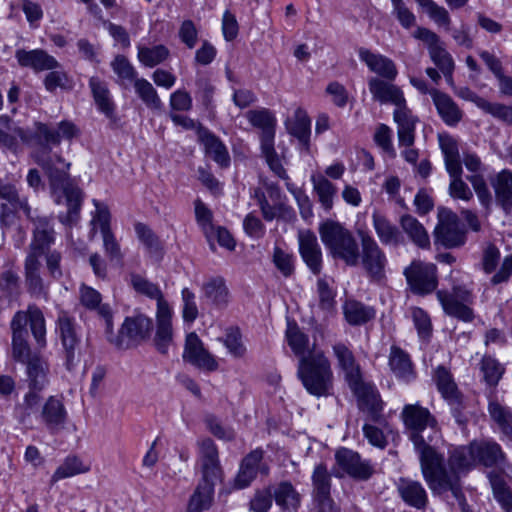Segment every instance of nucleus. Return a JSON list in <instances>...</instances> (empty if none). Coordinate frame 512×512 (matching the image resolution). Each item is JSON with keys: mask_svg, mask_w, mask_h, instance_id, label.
Wrapping results in <instances>:
<instances>
[{"mask_svg": "<svg viewBox=\"0 0 512 512\" xmlns=\"http://www.w3.org/2000/svg\"><path fill=\"white\" fill-rule=\"evenodd\" d=\"M480 109L494 118L512 125V106L486 100L480 101Z\"/></svg>", "mask_w": 512, "mask_h": 512, "instance_id": "338daca9", "label": "nucleus"}, {"mask_svg": "<svg viewBox=\"0 0 512 512\" xmlns=\"http://www.w3.org/2000/svg\"><path fill=\"white\" fill-rule=\"evenodd\" d=\"M336 464L349 476L366 480L373 472L368 461L362 460L357 452L348 448H340L335 453Z\"/></svg>", "mask_w": 512, "mask_h": 512, "instance_id": "412c9836", "label": "nucleus"}, {"mask_svg": "<svg viewBox=\"0 0 512 512\" xmlns=\"http://www.w3.org/2000/svg\"><path fill=\"white\" fill-rule=\"evenodd\" d=\"M434 64L440 69L445 78H451L454 71V60L451 54L443 47L442 43L429 51Z\"/></svg>", "mask_w": 512, "mask_h": 512, "instance_id": "bf43d9fd", "label": "nucleus"}, {"mask_svg": "<svg viewBox=\"0 0 512 512\" xmlns=\"http://www.w3.org/2000/svg\"><path fill=\"white\" fill-rule=\"evenodd\" d=\"M169 55V49L162 44L152 47L138 46V60L145 67L153 68L163 63Z\"/></svg>", "mask_w": 512, "mask_h": 512, "instance_id": "603ef678", "label": "nucleus"}, {"mask_svg": "<svg viewBox=\"0 0 512 512\" xmlns=\"http://www.w3.org/2000/svg\"><path fill=\"white\" fill-rule=\"evenodd\" d=\"M206 299L218 308L226 307L229 302V290L222 277H214L203 285Z\"/></svg>", "mask_w": 512, "mask_h": 512, "instance_id": "a18cd8bd", "label": "nucleus"}, {"mask_svg": "<svg viewBox=\"0 0 512 512\" xmlns=\"http://www.w3.org/2000/svg\"><path fill=\"white\" fill-rule=\"evenodd\" d=\"M435 382L439 392L446 399H452L456 396V384L454 383L450 372L443 366H438L435 375Z\"/></svg>", "mask_w": 512, "mask_h": 512, "instance_id": "0e129e2a", "label": "nucleus"}, {"mask_svg": "<svg viewBox=\"0 0 512 512\" xmlns=\"http://www.w3.org/2000/svg\"><path fill=\"white\" fill-rule=\"evenodd\" d=\"M276 504L285 511H297L301 503V496L294 486L288 482H280L273 490Z\"/></svg>", "mask_w": 512, "mask_h": 512, "instance_id": "79ce46f5", "label": "nucleus"}, {"mask_svg": "<svg viewBox=\"0 0 512 512\" xmlns=\"http://www.w3.org/2000/svg\"><path fill=\"white\" fill-rule=\"evenodd\" d=\"M438 144L443 154L446 171L462 168L458 139L448 133H439Z\"/></svg>", "mask_w": 512, "mask_h": 512, "instance_id": "58836bf2", "label": "nucleus"}, {"mask_svg": "<svg viewBox=\"0 0 512 512\" xmlns=\"http://www.w3.org/2000/svg\"><path fill=\"white\" fill-rule=\"evenodd\" d=\"M41 261L34 256H26L24 278L27 291L37 298H48V286L41 276Z\"/></svg>", "mask_w": 512, "mask_h": 512, "instance_id": "c85d7f7f", "label": "nucleus"}, {"mask_svg": "<svg viewBox=\"0 0 512 512\" xmlns=\"http://www.w3.org/2000/svg\"><path fill=\"white\" fill-rule=\"evenodd\" d=\"M400 226L409 239L420 248H428L429 235L424 226L413 216L406 214L400 218Z\"/></svg>", "mask_w": 512, "mask_h": 512, "instance_id": "37998d69", "label": "nucleus"}, {"mask_svg": "<svg viewBox=\"0 0 512 512\" xmlns=\"http://www.w3.org/2000/svg\"><path fill=\"white\" fill-rule=\"evenodd\" d=\"M172 341V309L170 306H162L156 311V334L154 344L160 353L166 354Z\"/></svg>", "mask_w": 512, "mask_h": 512, "instance_id": "2f4dec72", "label": "nucleus"}, {"mask_svg": "<svg viewBox=\"0 0 512 512\" xmlns=\"http://www.w3.org/2000/svg\"><path fill=\"white\" fill-rule=\"evenodd\" d=\"M480 109L494 118L512 125V106L486 100L480 101Z\"/></svg>", "mask_w": 512, "mask_h": 512, "instance_id": "774afa93", "label": "nucleus"}, {"mask_svg": "<svg viewBox=\"0 0 512 512\" xmlns=\"http://www.w3.org/2000/svg\"><path fill=\"white\" fill-rule=\"evenodd\" d=\"M183 359L203 370L215 371L218 368L214 356L204 348L202 341L195 332L186 336Z\"/></svg>", "mask_w": 512, "mask_h": 512, "instance_id": "6ab92c4d", "label": "nucleus"}, {"mask_svg": "<svg viewBox=\"0 0 512 512\" xmlns=\"http://www.w3.org/2000/svg\"><path fill=\"white\" fill-rule=\"evenodd\" d=\"M131 284L137 292L151 299H155L157 301V309H160L162 306H169L168 302L163 298L161 290L156 284L148 281L140 275H132Z\"/></svg>", "mask_w": 512, "mask_h": 512, "instance_id": "5fc2aeb1", "label": "nucleus"}, {"mask_svg": "<svg viewBox=\"0 0 512 512\" xmlns=\"http://www.w3.org/2000/svg\"><path fill=\"white\" fill-rule=\"evenodd\" d=\"M419 460L424 480L432 493L440 495L451 491L457 499L462 496L459 486L460 473L475 466L472 443L449 451L448 468L444 464L443 456L433 447L426 448Z\"/></svg>", "mask_w": 512, "mask_h": 512, "instance_id": "f03ea898", "label": "nucleus"}, {"mask_svg": "<svg viewBox=\"0 0 512 512\" xmlns=\"http://www.w3.org/2000/svg\"><path fill=\"white\" fill-rule=\"evenodd\" d=\"M346 321L353 326L363 325L374 318L375 311L356 300H347L343 305Z\"/></svg>", "mask_w": 512, "mask_h": 512, "instance_id": "c03bdc74", "label": "nucleus"}, {"mask_svg": "<svg viewBox=\"0 0 512 512\" xmlns=\"http://www.w3.org/2000/svg\"><path fill=\"white\" fill-rule=\"evenodd\" d=\"M361 261L368 275L376 281L384 278L387 259L378 243L369 235L361 237Z\"/></svg>", "mask_w": 512, "mask_h": 512, "instance_id": "4468645a", "label": "nucleus"}, {"mask_svg": "<svg viewBox=\"0 0 512 512\" xmlns=\"http://www.w3.org/2000/svg\"><path fill=\"white\" fill-rule=\"evenodd\" d=\"M349 387L358 399L359 408L368 413L369 419L374 422H381L383 402L377 388L370 383H365L362 378L351 383Z\"/></svg>", "mask_w": 512, "mask_h": 512, "instance_id": "2eb2a0df", "label": "nucleus"}, {"mask_svg": "<svg viewBox=\"0 0 512 512\" xmlns=\"http://www.w3.org/2000/svg\"><path fill=\"white\" fill-rule=\"evenodd\" d=\"M368 88L373 99L381 104H403L405 97L402 90L392 83V81L371 77L368 80Z\"/></svg>", "mask_w": 512, "mask_h": 512, "instance_id": "cd10ccee", "label": "nucleus"}, {"mask_svg": "<svg viewBox=\"0 0 512 512\" xmlns=\"http://www.w3.org/2000/svg\"><path fill=\"white\" fill-rule=\"evenodd\" d=\"M270 197L277 200L274 205H271L264 192L261 189L254 190V197L257 199V203L262 212V216L266 221H272L276 218H282L285 220H291L295 218L294 210L281 201V191L277 186H269Z\"/></svg>", "mask_w": 512, "mask_h": 512, "instance_id": "f3484780", "label": "nucleus"}, {"mask_svg": "<svg viewBox=\"0 0 512 512\" xmlns=\"http://www.w3.org/2000/svg\"><path fill=\"white\" fill-rule=\"evenodd\" d=\"M443 311L450 317L463 322H472L475 318L472 305L474 295L471 289L465 285H455L451 292L439 290L436 293Z\"/></svg>", "mask_w": 512, "mask_h": 512, "instance_id": "6e6552de", "label": "nucleus"}, {"mask_svg": "<svg viewBox=\"0 0 512 512\" xmlns=\"http://www.w3.org/2000/svg\"><path fill=\"white\" fill-rule=\"evenodd\" d=\"M28 218L34 227L27 256L40 259L46 251L51 250V246L55 243V230L51 219L46 216H39L32 212L31 217Z\"/></svg>", "mask_w": 512, "mask_h": 512, "instance_id": "9b49d317", "label": "nucleus"}, {"mask_svg": "<svg viewBox=\"0 0 512 512\" xmlns=\"http://www.w3.org/2000/svg\"><path fill=\"white\" fill-rule=\"evenodd\" d=\"M15 58L17 59L21 67L30 68L36 72L53 70L60 68V63L46 51L42 49L25 50L18 49L15 52Z\"/></svg>", "mask_w": 512, "mask_h": 512, "instance_id": "bb28decb", "label": "nucleus"}, {"mask_svg": "<svg viewBox=\"0 0 512 512\" xmlns=\"http://www.w3.org/2000/svg\"><path fill=\"white\" fill-rule=\"evenodd\" d=\"M480 370L483 374V380L487 385L492 387L498 385L505 372L504 366L501 365L499 361L491 355L483 356L480 363Z\"/></svg>", "mask_w": 512, "mask_h": 512, "instance_id": "4d7b16f0", "label": "nucleus"}, {"mask_svg": "<svg viewBox=\"0 0 512 512\" xmlns=\"http://www.w3.org/2000/svg\"><path fill=\"white\" fill-rule=\"evenodd\" d=\"M133 86L135 93L149 109L160 110L162 108L163 104L156 89L147 79L139 78Z\"/></svg>", "mask_w": 512, "mask_h": 512, "instance_id": "864d4df0", "label": "nucleus"}, {"mask_svg": "<svg viewBox=\"0 0 512 512\" xmlns=\"http://www.w3.org/2000/svg\"><path fill=\"white\" fill-rule=\"evenodd\" d=\"M488 413L491 419L497 424L500 431L508 438H512V412L496 400L488 404Z\"/></svg>", "mask_w": 512, "mask_h": 512, "instance_id": "8fccbe9b", "label": "nucleus"}, {"mask_svg": "<svg viewBox=\"0 0 512 512\" xmlns=\"http://www.w3.org/2000/svg\"><path fill=\"white\" fill-rule=\"evenodd\" d=\"M40 418L52 434L63 429L67 421V411L62 400L56 396H49L42 406Z\"/></svg>", "mask_w": 512, "mask_h": 512, "instance_id": "b1692460", "label": "nucleus"}, {"mask_svg": "<svg viewBox=\"0 0 512 512\" xmlns=\"http://www.w3.org/2000/svg\"><path fill=\"white\" fill-rule=\"evenodd\" d=\"M396 489L402 501L408 506L416 509H424L427 506L428 494L419 481L401 477L396 483Z\"/></svg>", "mask_w": 512, "mask_h": 512, "instance_id": "393cba45", "label": "nucleus"}, {"mask_svg": "<svg viewBox=\"0 0 512 512\" xmlns=\"http://www.w3.org/2000/svg\"><path fill=\"white\" fill-rule=\"evenodd\" d=\"M214 486L210 483L199 482L194 493L190 497L187 511L202 512L208 509L212 503Z\"/></svg>", "mask_w": 512, "mask_h": 512, "instance_id": "3c124183", "label": "nucleus"}, {"mask_svg": "<svg viewBox=\"0 0 512 512\" xmlns=\"http://www.w3.org/2000/svg\"><path fill=\"white\" fill-rule=\"evenodd\" d=\"M89 470L87 466L76 456H68L52 475L51 482L69 478Z\"/></svg>", "mask_w": 512, "mask_h": 512, "instance_id": "13d9d810", "label": "nucleus"}, {"mask_svg": "<svg viewBox=\"0 0 512 512\" xmlns=\"http://www.w3.org/2000/svg\"><path fill=\"white\" fill-rule=\"evenodd\" d=\"M430 95L439 116L445 124L455 126L461 121L462 111L448 94L433 89Z\"/></svg>", "mask_w": 512, "mask_h": 512, "instance_id": "f704fd0d", "label": "nucleus"}, {"mask_svg": "<svg viewBox=\"0 0 512 512\" xmlns=\"http://www.w3.org/2000/svg\"><path fill=\"white\" fill-rule=\"evenodd\" d=\"M206 154L222 167L229 165L230 157L225 145L212 133L204 131L200 134Z\"/></svg>", "mask_w": 512, "mask_h": 512, "instance_id": "de8ad7c7", "label": "nucleus"}, {"mask_svg": "<svg viewBox=\"0 0 512 512\" xmlns=\"http://www.w3.org/2000/svg\"><path fill=\"white\" fill-rule=\"evenodd\" d=\"M229 353L237 358L243 357L246 348L242 342V336L238 328L231 327L227 329L225 337L221 339Z\"/></svg>", "mask_w": 512, "mask_h": 512, "instance_id": "69168bd1", "label": "nucleus"}, {"mask_svg": "<svg viewBox=\"0 0 512 512\" xmlns=\"http://www.w3.org/2000/svg\"><path fill=\"white\" fill-rule=\"evenodd\" d=\"M299 253L309 270L318 275L322 271V251L316 235L310 230L298 232Z\"/></svg>", "mask_w": 512, "mask_h": 512, "instance_id": "aec40b11", "label": "nucleus"}, {"mask_svg": "<svg viewBox=\"0 0 512 512\" xmlns=\"http://www.w3.org/2000/svg\"><path fill=\"white\" fill-rule=\"evenodd\" d=\"M28 324L38 348L43 349L46 347V320L44 314L38 306L30 304L26 311H17L10 322L12 350H14L16 336L19 334L23 338L25 345L30 346L28 342Z\"/></svg>", "mask_w": 512, "mask_h": 512, "instance_id": "0eeeda50", "label": "nucleus"}, {"mask_svg": "<svg viewBox=\"0 0 512 512\" xmlns=\"http://www.w3.org/2000/svg\"><path fill=\"white\" fill-rule=\"evenodd\" d=\"M56 330L65 351L66 367L71 370L75 364V351L80 343L74 319L67 313L61 312L56 321Z\"/></svg>", "mask_w": 512, "mask_h": 512, "instance_id": "a211bd4d", "label": "nucleus"}, {"mask_svg": "<svg viewBox=\"0 0 512 512\" xmlns=\"http://www.w3.org/2000/svg\"><path fill=\"white\" fill-rule=\"evenodd\" d=\"M263 450L255 449L241 461L239 471L234 479V487L244 489L251 485L258 473L267 475L269 467L263 462Z\"/></svg>", "mask_w": 512, "mask_h": 512, "instance_id": "dca6fc26", "label": "nucleus"}, {"mask_svg": "<svg viewBox=\"0 0 512 512\" xmlns=\"http://www.w3.org/2000/svg\"><path fill=\"white\" fill-rule=\"evenodd\" d=\"M312 485V495L331 493V475L325 464L320 463L315 466L312 473Z\"/></svg>", "mask_w": 512, "mask_h": 512, "instance_id": "680f3d73", "label": "nucleus"}, {"mask_svg": "<svg viewBox=\"0 0 512 512\" xmlns=\"http://www.w3.org/2000/svg\"><path fill=\"white\" fill-rule=\"evenodd\" d=\"M372 222L376 235L382 244L398 246L403 243V236L397 226L384 215L374 212Z\"/></svg>", "mask_w": 512, "mask_h": 512, "instance_id": "4c0bfd02", "label": "nucleus"}, {"mask_svg": "<svg viewBox=\"0 0 512 512\" xmlns=\"http://www.w3.org/2000/svg\"><path fill=\"white\" fill-rule=\"evenodd\" d=\"M0 201L2 221L6 222L20 210L27 217H31L32 210L28 205V201L19 194L17 182L14 179H0Z\"/></svg>", "mask_w": 512, "mask_h": 512, "instance_id": "ddd939ff", "label": "nucleus"}, {"mask_svg": "<svg viewBox=\"0 0 512 512\" xmlns=\"http://www.w3.org/2000/svg\"><path fill=\"white\" fill-rule=\"evenodd\" d=\"M312 182L323 208L325 210L331 209L333 206V197L336 193L335 186L323 176H319L318 178L313 177Z\"/></svg>", "mask_w": 512, "mask_h": 512, "instance_id": "052dcab7", "label": "nucleus"}, {"mask_svg": "<svg viewBox=\"0 0 512 512\" xmlns=\"http://www.w3.org/2000/svg\"><path fill=\"white\" fill-rule=\"evenodd\" d=\"M20 336H16L12 357L16 362L25 365L27 392L23 395L22 402L15 404L13 414L19 423L25 424L39 408L43 400L42 393L50 384L51 372L47 358L39 353L32 354L31 347L26 346Z\"/></svg>", "mask_w": 512, "mask_h": 512, "instance_id": "7ed1b4c3", "label": "nucleus"}, {"mask_svg": "<svg viewBox=\"0 0 512 512\" xmlns=\"http://www.w3.org/2000/svg\"><path fill=\"white\" fill-rule=\"evenodd\" d=\"M437 243L446 248L462 246L466 241V232L456 214L446 211L439 214V222L434 231Z\"/></svg>", "mask_w": 512, "mask_h": 512, "instance_id": "f8f14e48", "label": "nucleus"}, {"mask_svg": "<svg viewBox=\"0 0 512 512\" xmlns=\"http://www.w3.org/2000/svg\"><path fill=\"white\" fill-rule=\"evenodd\" d=\"M245 116L252 126L261 129L260 146L274 142L276 118L269 109L249 110Z\"/></svg>", "mask_w": 512, "mask_h": 512, "instance_id": "c756f323", "label": "nucleus"}, {"mask_svg": "<svg viewBox=\"0 0 512 512\" xmlns=\"http://www.w3.org/2000/svg\"><path fill=\"white\" fill-rule=\"evenodd\" d=\"M404 275L411 291L415 294H429L437 288V267L432 263L413 261L405 268Z\"/></svg>", "mask_w": 512, "mask_h": 512, "instance_id": "9d476101", "label": "nucleus"}, {"mask_svg": "<svg viewBox=\"0 0 512 512\" xmlns=\"http://www.w3.org/2000/svg\"><path fill=\"white\" fill-rule=\"evenodd\" d=\"M286 339L293 353L300 359L313 355L314 352H324L315 342L310 343L309 337L294 325H288Z\"/></svg>", "mask_w": 512, "mask_h": 512, "instance_id": "c9c22d12", "label": "nucleus"}, {"mask_svg": "<svg viewBox=\"0 0 512 512\" xmlns=\"http://www.w3.org/2000/svg\"><path fill=\"white\" fill-rule=\"evenodd\" d=\"M461 161L465 165L466 169L471 172L466 179L472 185L480 205L483 207L485 212L489 214L493 205V195L484 176L480 173L482 170V161L480 157L474 152L463 151Z\"/></svg>", "mask_w": 512, "mask_h": 512, "instance_id": "1a4fd4ad", "label": "nucleus"}, {"mask_svg": "<svg viewBox=\"0 0 512 512\" xmlns=\"http://www.w3.org/2000/svg\"><path fill=\"white\" fill-rule=\"evenodd\" d=\"M389 367L400 381L410 383L416 378L414 366L409 354L398 346H392L390 348Z\"/></svg>", "mask_w": 512, "mask_h": 512, "instance_id": "473e14b6", "label": "nucleus"}, {"mask_svg": "<svg viewBox=\"0 0 512 512\" xmlns=\"http://www.w3.org/2000/svg\"><path fill=\"white\" fill-rule=\"evenodd\" d=\"M297 376L306 391L315 397H328L333 394L334 375L330 360L324 352L300 359Z\"/></svg>", "mask_w": 512, "mask_h": 512, "instance_id": "20e7f679", "label": "nucleus"}, {"mask_svg": "<svg viewBox=\"0 0 512 512\" xmlns=\"http://www.w3.org/2000/svg\"><path fill=\"white\" fill-rule=\"evenodd\" d=\"M285 125L288 133L296 137L302 146L308 148L311 121L306 111L297 108L294 115L286 120Z\"/></svg>", "mask_w": 512, "mask_h": 512, "instance_id": "a19ab883", "label": "nucleus"}, {"mask_svg": "<svg viewBox=\"0 0 512 512\" xmlns=\"http://www.w3.org/2000/svg\"><path fill=\"white\" fill-rule=\"evenodd\" d=\"M472 449L475 465L485 467H500L504 469L507 464L505 453L501 446L494 441H473Z\"/></svg>", "mask_w": 512, "mask_h": 512, "instance_id": "4be33fe9", "label": "nucleus"}, {"mask_svg": "<svg viewBox=\"0 0 512 512\" xmlns=\"http://www.w3.org/2000/svg\"><path fill=\"white\" fill-rule=\"evenodd\" d=\"M319 234L333 258L341 259L349 266L358 264L359 246L350 230L339 222L327 220L319 226Z\"/></svg>", "mask_w": 512, "mask_h": 512, "instance_id": "39448f33", "label": "nucleus"}, {"mask_svg": "<svg viewBox=\"0 0 512 512\" xmlns=\"http://www.w3.org/2000/svg\"><path fill=\"white\" fill-rule=\"evenodd\" d=\"M359 58L369 70L382 79L394 81L398 75L397 67L393 60L379 53H373L366 48L358 50Z\"/></svg>", "mask_w": 512, "mask_h": 512, "instance_id": "a878e982", "label": "nucleus"}, {"mask_svg": "<svg viewBox=\"0 0 512 512\" xmlns=\"http://www.w3.org/2000/svg\"><path fill=\"white\" fill-rule=\"evenodd\" d=\"M332 350L337 360L338 367L344 372L348 384L350 385L360 379V366L356 362L350 348L344 343L338 342L333 345Z\"/></svg>", "mask_w": 512, "mask_h": 512, "instance_id": "72a5a7b5", "label": "nucleus"}, {"mask_svg": "<svg viewBox=\"0 0 512 512\" xmlns=\"http://www.w3.org/2000/svg\"><path fill=\"white\" fill-rule=\"evenodd\" d=\"M110 66L117 76L116 83L122 88L127 89L130 84H134L139 79L135 67L124 55H117Z\"/></svg>", "mask_w": 512, "mask_h": 512, "instance_id": "49530a36", "label": "nucleus"}, {"mask_svg": "<svg viewBox=\"0 0 512 512\" xmlns=\"http://www.w3.org/2000/svg\"><path fill=\"white\" fill-rule=\"evenodd\" d=\"M13 132L23 143L39 146L32 152V158L44 170L52 191L61 192L66 199L68 211L64 217H60V221L64 224L74 223L81 209L82 191L70 183V163L62 156L52 154L50 145H59L62 138L69 140L75 137L78 134L76 125L64 120L58 123L55 130L45 123L35 122L33 130L17 127Z\"/></svg>", "mask_w": 512, "mask_h": 512, "instance_id": "f257e3e1", "label": "nucleus"}, {"mask_svg": "<svg viewBox=\"0 0 512 512\" xmlns=\"http://www.w3.org/2000/svg\"><path fill=\"white\" fill-rule=\"evenodd\" d=\"M89 87L99 111L105 114L108 118H112L114 116L115 104L107 83L98 77H91L89 79Z\"/></svg>", "mask_w": 512, "mask_h": 512, "instance_id": "ea45409f", "label": "nucleus"}, {"mask_svg": "<svg viewBox=\"0 0 512 512\" xmlns=\"http://www.w3.org/2000/svg\"><path fill=\"white\" fill-rule=\"evenodd\" d=\"M401 418L410 432V440L419 454V458L422 457L423 451L426 448H431L429 443L433 441V436L429 435L426 439L422 433L429 428L436 436L438 433L436 419L427 408L418 403L405 405L401 412Z\"/></svg>", "mask_w": 512, "mask_h": 512, "instance_id": "423d86ee", "label": "nucleus"}, {"mask_svg": "<svg viewBox=\"0 0 512 512\" xmlns=\"http://www.w3.org/2000/svg\"><path fill=\"white\" fill-rule=\"evenodd\" d=\"M101 294L92 287L82 285L80 287V302L89 310H96L106 325V333L111 335L113 332V314L108 304H102Z\"/></svg>", "mask_w": 512, "mask_h": 512, "instance_id": "7c9ffc66", "label": "nucleus"}, {"mask_svg": "<svg viewBox=\"0 0 512 512\" xmlns=\"http://www.w3.org/2000/svg\"><path fill=\"white\" fill-rule=\"evenodd\" d=\"M152 320L144 315L127 317L119 331L116 344L121 346L124 340L140 342L149 338L152 331Z\"/></svg>", "mask_w": 512, "mask_h": 512, "instance_id": "5701e85b", "label": "nucleus"}, {"mask_svg": "<svg viewBox=\"0 0 512 512\" xmlns=\"http://www.w3.org/2000/svg\"><path fill=\"white\" fill-rule=\"evenodd\" d=\"M449 176L448 194L454 200L469 202L473 199V191L463 179V168L447 171Z\"/></svg>", "mask_w": 512, "mask_h": 512, "instance_id": "09e8293b", "label": "nucleus"}, {"mask_svg": "<svg viewBox=\"0 0 512 512\" xmlns=\"http://www.w3.org/2000/svg\"><path fill=\"white\" fill-rule=\"evenodd\" d=\"M496 203L506 214H512V172L502 170L492 180Z\"/></svg>", "mask_w": 512, "mask_h": 512, "instance_id": "e433bc0d", "label": "nucleus"}, {"mask_svg": "<svg viewBox=\"0 0 512 512\" xmlns=\"http://www.w3.org/2000/svg\"><path fill=\"white\" fill-rule=\"evenodd\" d=\"M489 481L493 495L505 512H512V493L507 487L504 479L497 474L489 473Z\"/></svg>", "mask_w": 512, "mask_h": 512, "instance_id": "6e6d98bb", "label": "nucleus"}, {"mask_svg": "<svg viewBox=\"0 0 512 512\" xmlns=\"http://www.w3.org/2000/svg\"><path fill=\"white\" fill-rule=\"evenodd\" d=\"M415 2L425 10L429 18L436 24L448 28L451 19L448 11L443 6H439L433 0H415Z\"/></svg>", "mask_w": 512, "mask_h": 512, "instance_id": "e2e57ef3", "label": "nucleus"}]
</instances>
